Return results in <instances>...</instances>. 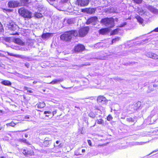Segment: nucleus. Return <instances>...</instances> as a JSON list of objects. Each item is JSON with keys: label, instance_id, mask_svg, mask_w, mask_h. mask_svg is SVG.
I'll list each match as a JSON object with an SVG mask.
<instances>
[{"label": "nucleus", "instance_id": "obj_47", "mask_svg": "<svg viewBox=\"0 0 158 158\" xmlns=\"http://www.w3.org/2000/svg\"><path fill=\"white\" fill-rule=\"evenodd\" d=\"M25 65L27 68H28L30 66V64L29 63H27L25 64Z\"/></svg>", "mask_w": 158, "mask_h": 158}, {"label": "nucleus", "instance_id": "obj_64", "mask_svg": "<svg viewBox=\"0 0 158 158\" xmlns=\"http://www.w3.org/2000/svg\"><path fill=\"white\" fill-rule=\"evenodd\" d=\"M56 144H58L59 143V141H58V140H57L56 141Z\"/></svg>", "mask_w": 158, "mask_h": 158}, {"label": "nucleus", "instance_id": "obj_13", "mask_svg": "<svg viewBox=\"0 0 158 158\" xmlns=\"http://www.w3.org/2000/svg\"><path fill=\"white\" fill-rule=\"evenodd\" d=\"M52 35V34L49 33H43L41 35V38L44 40H47Z\"/></svg>", "mask_w": 158, "mask_h": 158}, {"label": "nucleus", "instance_id": "obj_17", "mask_svg": "<svg viewBox=\"0 0 158 158\" xmlns=\"http://www.w3.org/2000/svg\"><path fill=\"white\" fill-rule=\"evenodd\" d=\"M46 139V138L45 139V140L43 143V145L44 147H48L51 143V140H48L47 139Z\"/></svg>", "mask_w": 158, "mask_h": 158}, {"label": "nucleus", "instance_id": "obj_22", "mask_svg": "<svg viewBox=\"0 0 158 158\" xmlns=\"http://www.w3.org/2000/svg\"><path fill=\"white\" fill-rule=\"evenodd\" d=\"M119 30V29L118 28H116L113 31H112L110 33L111 35H115L117 34L118 31Z\"/></svg>", "mask_w": 158, "mask_h": 158}, {"label": "nucleus", "instance_id": "obj_36", "mask_svg": "<svg viewBox=\"0 0 158 158\" xmlns=\"http://www.w3.org/2000/svg\"><path fill=\"white\" fill-rule=\"evenodd\" d=\"M16 124L14 123L12 121V122L10 123L6 124V125L7 126H11L12 127H14L16 125Z\"/></svg>", "mask_w": 158, "mask_h": 158}, {"label": "nucleus", "instance_id": "obj_62", "mask_svg": "<svg viewBox=\"0 0 158 158\" xmlns=\"http://www.w3.org/2000/svg\"><path fill=\"white\" fill-rule=\"evenodd\" d=\"M85 150L84 149H82V153H84V152H85Z\"/></svg>", "mask_w": 158, "mask_h": 158}, {"label": "nucleus", "instance_id": "obj_10", "mask_svg": "<svg viewBox=\"0 0 158 158\" xmlns=\"http://www.w3.org/2000/svg\"><path fill=\"white\" fill-rule=\"evenodd\" d=\"M81 12L83 13H86L89 14H94L96 10V8H85L81 10Z\"/></svg>", "mask_w": 158, "mask_h": 158}, {"label": "nucleus", "instance_id": "obj_19", "mask_svg": "<svg viewBox=\"0 0 158 158\" xmlns=\"http://www.w3.org/2000/svg\"><path fill=\"white\" fill-rule=\"evenodd\" d=\"M15 3V1H10L8 2V5L9 7L13 8L16 6Z\"/></svg>", "mask_w": 158, "mask_h": 158}, {"label": "nucleus", "instance_id": "obj_55", "mask_svg": "<svg viewBox=\"0 0 158 158\" xmlns=\"http://www.w3.org/2000/svg\"><path fill=\"white\" fill-rule=\"evenodd\" d=\"M24 89L25 90H27H27H28V87H27L26 86H25L24 87Z\"/></svg>", "mask_w": 158, "mask_h": 158}, {"label": "nucleus", "instance_id": "obj_25", "mask_svg": "<svg viewBox=\"0 0 158 158\" xmlns=\"http://www.w3.org/2000/svg\"><path fill=\"white\" fill-rule=\"evenodd\" d=\"M134 107H136L138 108H142V106H141V102H138L136 103L134 105Z\"/></svg>", "mask_w": 158, "mask_h": 158}, {"label": "nucleus", "instance_id": "obj_34", "mask_svg": "<svg viewBox=\"0 0 158 158\" xmlns=\"http://www.w3.org/2000/svg\"><path fill=\"white\" fill-rule=\"evenodd\" d=\"M119 37H117L113 39L112 40L111 43L110 44H112L113 43H115L116 41H119Z\"/></svg>", "mask_w": 158, "mask_h": 158}, {"label": "nucleus", "instance_id": "obj_29", "mask_svg": "<svg viewBox=\"0 0 158 158\" xmlns=\"http://www.w3.org/2000/svg\"><path fill=\"white\" fill-rule=\"evenodd\" d=\"M62 81V80L55 79V80H54L52 81L51 82V83H50L52 84H56L59 82Z\"/></svg>", "mask_w": 158, "mask_h": 158}, {"label": "nucleus", "instance_id": "obj_28", "mask_svg": "<svg viewBox=\"0 0 158 158\" xmlns=\"http://www.w3.org/2000/svg\"><path fill=\"white\" fill-rule=\"evenodd\" d=\"M74 19L73 18L69 19L67 20V23L69 24H71L74 23Z\"/></svg>", "mask_w": 158, "mask_h": 158}, {"label": "nucleus", "instance_id": "obj_32", "mask_svg": "<svg viewBox=\"0 0 158 158\" xmlns=\"http://www.w3.org/2000/svg\"><path fill=\"white\" fill-rule=\"evenodd\" d=\"M21 3L25 5L29 3V0H20Z\"/></svg>", "mask_w": 158, "mask_h": 158}, {"label": "nucleus", "instance_id": "obj_41", "mask_svg": "<svg viewBox=\"0 0 158 158\" xmlns=\"http://www.w3.org/2000/svg\"><path fill=\"white\" fill-rule=\"evenodd\" d=\"M112 118H113L112 116L110 114L107 117V119L109 121H110V120H112Z\"/></svg>", "mask_w": 158, "mask_h": 158}, {"label": "nucleus", "instance_id": "obj_61", "mask_svg": "<svg viewBox=\"0 0 158 158\" xmlns=\"http://www.w3.org/2000/svg\"><path fill=\"white\" fill-rule=\"evenodd\" d=\"M25 137L26 138H27L28 137V135L27 134H26L24 135Z\"/></svg>", "mask_w": 158, "mask_h": 158}, {"label": "nucleus", "instance_id": "obj_6", "mask_svg": "<svg viewBox=\"0 0 158 158\" xmlns=\"http://www.w3.org/2000/svg\"><path fill=\"white\" fill-rule=\"evenodd\" d=\"M89 28L88 27H85L84 28L80 29L78 32V35L80 37H84L85 35L89 30Z\"/></svg>", "mask_w": 158, "mask_h": 158}, {"label": "nucleus", "instance_id": "obj_39", "mask_svg": "<svg viewBox=\"0 0 158 158\" xmlns=\"http://www.w3.org/2000/svg\"><path fill=\"white\" fill-rule=\"evenodd\" d=\"M3 39L6 42H10V37H5L3 38Z\"/></svg>", "mask_w": 158, "mask_h": 158}, {"label": "nucleus", "instance_id": "obj_60", "mask_svg": "<svg viewBox=\"0 0 158 158\" xmlns=\"http://www.w3.org/2000/svg\"><path fill=\"white\" fill-rule=\"evenodd\" d=\"M27 92L29 93H32L33 92L31 90H28L27 91Z\"/></svg>", "mask_w": 158, "mask_h": 158}, {"label": "nucleus", "instance_id": "obj_3", "mask_svg": "<svg viewBox=\"0 0 158 158\" xmlns=\"http://www.w3.org/2000/svg\"><path fill=\"white\" fill-rule=\"evenodd\" d=\"M18 12L22 17L27 19H30L32 17V13L24 7L19 9Z\"/></svg>", "mask_w": 158, "mask_h": 158}, {"label": "nucleus", "instance_id": "obj_18", "mask_svg": "<svg viewBox=\"0 0 158 158\" xmlns=\"http://www.w3.org/2000/svg\"><path fill=\"white\" fill-rule=\"evenodd\" d=\"M108 31L107 28H103L100 29L99 30V32L100 34L104 35L106 34Z\"/></svg>", "mask_w": 158, "mask_h": 158}, {"label": "nucleus", "instance_id": "obj_8", "mask_svg": "<svg viewBox=\"0 0 158 158\" xmlns=\"http://www.w3.org/2000/svg\"><path fill=\"white\" fill-rule=\"evenodd\" d=\"M98 21V17L97 16H94L88 19L86 21V23L87 24H92L94 25H96Z\"/></svg>", "mask_w": 158, "mask_h": 158}, {"label": "nucleus", "instance_id": "obj_58", "mask_svg": "<svg viewBox=\"0 0 158 158\" xmlns=\"http://www.w3.org/2000/svg\"><path fill=\"white\" fill-rule=\"evenodd\" d=\"M135 62H130V63H129V65H131V64H135Z\"/></svg>", "mask_w": 158, "mask_h": 158}, {"label": "nucleus", "instance_id": "obj_12", "mask_svg": "<svg viewBox=\"0 0 158 158\" xmlns=\"http://www.w3.org/2000/svg\"><path fill=\"white\" fill-rule=\"evenodd\" d=\"M146 56L148 57L154 59H158V56L156 54L151 52H149L146 54Z\"/></svg>", "mask_w": 158, "mask_h": 158}, {"label": "nucleus", "instance_id": "obj_5", "mask_svg": "<svg viewBox=\"0 0 158 158\" xmlns=\"http://www.w3.org/2000/svg\"><path fill=\"white\" fill-rule=\"evenodd\" d=\"M21 152L26 157H28L34 155V152L32 149L24 148L21 149Z\"/></svg>", "mask_w": 158, "mask_h": 158}, {"label": "nucleus", "instance_id": "obj_51", "mask_svg": "<svg viewBox=\"0 0 158 158\" xmlns=\"http://www.w3.org/2000/svg\"><path fill=\"white\" fill-rule=\"evenodd\" d=\"M63 146V145L61 143H60L59 145L57 146L56 147H58V148H61Z\"/></svg>", "mask_w": 158, "mask_h": 158}, {"label": "nucleus", "instance_id": "obj_49", "mask_svg": "<svg viewBox=\"0 0 158 158\" xmlns=\"http://www.w3.org/2000/svg\"><path fill=\"white\" fill-rule=\"evenodd\" d=\"M114 80H116L117 81H120L122 80V79L120 78L119 77H117L115 78H114Z\"/></svg>", "mask_w": 158, "mask_h": 158}, {"label": "nucleus", "instance_id": "obj_35", "mask_svg": "<svg viewBox=\"0 0 158 158\" xmlns=\"http://www.w3.org/2000/svg\"><path fill=\"white\" fill-rule=\"evenodd\" d=\"M149 9L152 12L154 13H155L156 10V9H155L154 7L152 6H150L149 7Z\"/></svg>", "mask_w": 158, "mask_h": 158}, {"label": "nucleus", "instance_id": "obj_2", "mask_svg": "<svg viewBox=\"0 0 158 158\" xmlns=\"http://www.w3.org/2000/svg\"><path fill=\"white\" fill-rule=\"evenodd\" d=\"M100 23L108 28H112L114 26V20L112 18H105L102 19Z\"/></svg>", "mask_w": 158, "mask_h": 158}, {"label": "nucleus", "instance_id": "obj_15", "mask_svg": "<svg viewBox=\"0 0 158 158\" xmlns=\"http://www.w3.org/2000/svg\"><path fill=\"white\" fill-rule=\"evenodd\" d=\"M137 10V12L139 13V15H143V16H144L146 15V14H145V11L142 8H138Z\"/></svg>", "mask_w": 158, "mask_h": 158}, {"label": "nucleus", "instance_id": "obj_26", "mask_svg": "<svg viewBox=\"0 0 158 158\" xmlns=\"http://www.w3.org/2000/svg\"><path fill=\"white\" fill-rule=\"evenodd\" d=\"M96 122L97 123L99 124L103 125L104 124V121L102 119H97L96 120Z\"/></svg>", "mask_w": 158, "mask_h": 158}, {"label": "nucleus", "instance_id": "obj_24", "mask_svg": "<svg viewBox=\"0 0 158 158\" xmlns=\"http://www.w3.org/2000/svg\"><path fill=\"white\" fill-rule=\"evenodd\" d=\"M136 18L137 19V21L140 23L142 24L143 23V19L140 17L139 16L137 15L136 17Z\"/></svg>", "mask_w": 158, "mask_h": 158}, {"label": "nucleus", "instance_id": "obj_30", "mask_svg": "<svg viewBox=\"0 0 158 158\" xmlns=\"http://www.w3.org/2000/svg\"><path fill=\"white\" fill-rule=\"evenodd\" d=\"M45 106V103L44 102H40L38 105V107L39 108H44Z\"/></svg>", "mask_w": 158, "mask_h": 158}, {"label": "nucleus", "instance_id": "obj_42", "mask_svg": "<svg viewBox=\"0 0 158 158\" xmlns=\"http://www.w3.org/2000/svg\"><path fill=\"white\" fill-rule=\"evenodd\" d=\"M127 24L126 22H124L122 23H121L119 25V27H124L125 25Z\"/></svg>", "mask_w": 158, "mask_h": 158}, {"label": "nucleus", "instance_id": "obj_53", "mask_svg": "<svg viewBox=\"0 0 158 158\" xmlns=\"http://www.w3.org/2000/svg\"><path fill=\"white\" fill-rule=\"evenodd\" d=\"M4 113L3 111L0 109V115H2Z\"/></svg>", "mask_w": 158, "mask_h": 158}, {"label": "nucleus", "instance_id": "obj_56", "mask_svg": "<svg viewBox=\"0 0 158 158\" xmlns=\"http://www.w3.org/2000/svg\"><path fill=\"white\" fill-rule=\"evenodd\" d=\"M56 111H54L52 112V115H54V114H55L56 113Z\"/></svg>", "mask_w": 158, "mask_h": 158}, {"label": "nucleus", "instance_id": "obj_20", "mask_svg": "<svg viewBox=\"0 0 158 158\" xmlns=\"http://www.w3.org/2000/svg\"><path fill=\"white\" fill-rule=\"evenodd\" d=\"M1 83V84L5 85L10 86L11 85V82L8 80H4L2 81Z\"/></svg>", "mask_w": 158, "mask_h": 158}, {"label": "nucleus", "instance_id": "obj_38", "mask_svg": "<svg viewBox=\"0 0 158 158\" xmlns=\"http://www.w3.org/2000/svg\"><path fill=\"white\" fill-rule=\"evenodd\" d=\"M126 120L128 122H134L135 121V119L133 118H127L126 119Z\"/></svg>", "mask_w": 158, "mask_h": 158}, {"label": "nucleus", "instance_id": "obj_31", "mask_svg": "<svg viewBox=\"0 0 158 158\" xmlns=\"http://www.w3.org/2000/svg\"><path fill=\"white\" fill-rule=\"evenodd\" d=\"M35 17L37 18H41L43 17V15L40 13H36L35 14Z\"/></svg>", "mask_w": 158, "mask_h": 158}, {"label": "nucleus", "instance_id": "obj_45", "mask_svg": "<svg viewBox=\"0 0 158 158\" xmlns=\"http://www.w3.org/2000/svg\"><path fill=\"white\" fill-rule=\"evenodd\" d=\"M55 1V0H49V2L50 4L53 5L54 3L53 2H54Z\"/></svg>", "mask_w": 158, "mask_h": 158}, {"label": "nucleus", "instance_id": "obj_4", "mask_svg": "<svg viewBox=\"0 0 158 158\" xmlns=\"http://www.w3.org/2000/svg\"><path fill=\"white\" fill-rule=\"evenodd\" d=\"M5 25L9 30L13 31H16V32L14 33V34H16L17 33L16 31L17 30L18 26L15 24L13 22H12L11 20H9L6 23Z\"/></svg>", "mask_w": 158, "mask_h": 158}, {"label": "nucleus", "instance_id": "obj_11", "mask_svg": "<svg viewBox=\"0 0 158 158\" xmlns=\"http://www.w3.org/2000/svg\"><path fill=\"white\" fill-rule=\"evenodd\" d=\"M85 49V46L82 44H79L74 47V50L76 52H80L83 51Z\"/></svg>", "mask_w": 158, "mask_h": 158}, {"label": "nucleus", "instance_id": "obj_21", "mask_svg": "<svg viewBox=\"0 0 158 158\" xmlns=\"http://www.w3.org/2000/svg\"><path fill=\"white\" fill-rule=\"evenodd\" d=\"M97 114L96 111L94 112L91 111L89 113L88 115L91 118H94L95 117L96 115Z\"/></svg>", "mask_w": 158, "mask_h": 158}, {"label": "nucleus", "instance_id": "obj_23", "mask_svg": "<svg viewBox=\"0 0 158 158\" xmlns=\"http://www.w3.org/2000/svg\"><path fill=\"white\" fill-rule=\"evenodd\" d=\"M41 114H45V116L46 117H49L50 116V114H52V112L51 111H44V113H42V111H41Z\"/></svg>", "mask_w": 158, "mask_h": 158}, {"label": "nucleus", "instance_id": "obj_33", "mask_svg": "<svg viewBox=\"0 0 158 158\" xmlns=\"http://www.w3.org/2000/svg\"><path fill=\"white\" fill-rule=\"evenodd\" d=\"M19 77L21 78L24 79H28L30 78V77L26 76L21 74H19Z\"/></svg>", "mask_w": 158, "mask_h": 158}, {"label": "nucleus", "instance_id": "obj_9", "mask_svg": "<svg viewBox=\"0 0 158 158\" xmlns=\"http://www.w3.org/2000/svg\"><path fill=\"white\" fill-rule=\"evenodd\" d=\"M89 0H77L76 3L79 6H85L89 4Z\"/></svg>", "mask_w": 158, "mask_h": 158}, {"label": "nucleus", "instance_id": "obj_46", "mask_svg": "<svg viewBox=\"0 0 158 158\" xmlns=\"http://www.w3.org/2000/svg\"><path fill=\"white\" fill-rule=\"evenodd\" d=\"M87 142L89 145L90 146H92V143L91 141L90 140H88Z\"/></svg>", "mask_w": 158, "mask_h": 158}, {"label": "nucleus", "instance_id": "obj_52", "mask_svg": "<svg viewBox=\"0 0 158 158\" xmlns=\"http://www.w3.org/2000/svg\"><path fill=\"white\" fill-rule=\"evenodd\" d=\"M153 31L156 32H158V27L156 28L155 29L153 30Z\"/></svg>", "mask_w": 158, "mask_h": 158}, {"label": "nucleus", "instance_id": "obj_40", "mask_svg": "<svg viewBox=\"0 0 158 158\" xmlns=\"http://www.w3.org/2000/svg\"><path fill=\"white\" fill-rule=\"evenodd\" d=\"M134 2L137 4H139L142 2V0H132Z\"/></svg>", "mask_w": 158, "mask_h": 158}, {"label": "nucleus", "instance_id": "obj_50", "mask_svg": "<svg viewBox=\"0 0 158 158\" xmlns=\"http://www.w3.org/2000/svg\"><path fill=\"white\" fill-rule=\"evenodd\" d=\"M29 130V128H28L27 129H26L24 130H21V131H19V132H24V131H28V130Z\"/></svg>", "mask_w": 158, "mask_h": 158}, {"label": "nucleus", "instance_id": "obj_1", "mask_svg": "<svg viewBox=\"0 0 158 158\" xmlns=\"http://www.w3.org/2000/svg\"><path fill=\"white\" fill-rule=\"evenodd\" d=\"M78 35V31L76 30H71L65 32L60 36L61 40L65 42H70L72 37H76Z\"/></svg>", "mask_w": 158, "mask_h": 158}, {"label": "nucleus", "instance_id": "obj_7", "mask_svg": "<svg viewBox=\"0 0 158 158\" xmlns=\"http://www.w3.org/2000/svg\"><path fill=\"white\" fill-rule=\"evenodd\" d=\"M108 100L103 96L100 95L98 97L97 102L98 103L106 105Z\"/></svg>", "mask_w": 158, "mask_h": 158}, {"label": "nucleus", "instance_id": "obj_57", "mask_svg": "<svg viewBox=\"0 0 158 158\" xmlns=\"http://www.w3.org/2000/svg\"><path fill=\"white\" fill-rule=\"evenodd\" d=\"M157 151H158V149L156 150H155V151H153V152H151V153L149 154V155H150V154H152L153 153H154V152H157Z\"/></svg>", "mask_w": 158, "mask_h": 158}, {"label": "nucleus", "instance_id": "obj_43", "mask_svg": "<svg viewBox=\"0 0 158 158\" xmlns=\"http://www.w3.org/2000/svg\"><path fill=\"white\" fill-rule=\"evenodd\" d=\"M4 31V29L2 25L0 22V32H3Z\"/></svg>", "mask_w": 158, "mask_h": 158}, {"label": "nucleus", "instance_id": "obj_44", "mask_svg": "<svg viewBox=\"0 0 158 158\" xmlns=\"http://www.w3.org/2000/svg\"><path fill=\"white\" fill-rule=\"evenodd\" d=\"M156 111L155 110H153L151 112V113L150 114V116L151 117L153 116V115L156 114Z\"/></svg>", "mask_w": 158, "mask_h": 158}, {"label": "nucleus", "instance_id": "obj_63", "mask_svg": "<svg viewBox=\"0 0 158 158\" xmlns=\"http://www.w3.org/2000/svg\"><path fill=\"white\" fill-rule=\"evenodd\" d=\"M157 85L156 84H154L153 85V86L154 87H157Z\"/></svg>", "mask_w": 158, "mask_h": 158}, {"label": "nucleus", "instance_id": "obj_27", "mask_svg": "<svg viewBox=\"0 0 158 158\" xmlns=\"http://www.w3.org/2000/svg\"><path fill=\"white\" fill-rule=\"evenodd\" d=\"M147 142H134L133 143V145H143L144 144L146 143H147Z\"/></svg>", "mask_w": 158, "mask_h": 158}, {"label": "nucleus", "instance_id": "obj_59", "mask_svg": "<svg viewBox=\"0 0 158 158\" xmlns=\"http://www.w3.org/2000/svg\"><path fill=\"white\" fill-rule=\"evenodd\" d=\"M151 40V39H150V38H148V39H146L144 41H150Z\"/></svg>", "mask_w": 158, "mask_h": 158}, {"label": "nucleus", "instance_id": "obj_14", "mask_svg": "<svg viewBox=\"0 0 158 158\" xmlns=\"http://www.w3.org/2000/svg\"><path fill=\"white\" fill-rule=\"evenodd\" d=\"M10 56H11L14 57H19L20 58L22 59H25V60H29L30 59V58L28 57H26L24 56H22L19 55H17L12 54L11 55H10Z\"/></svg>", "mask_w": 158, "mask_h": 158}, {"label": "nucleus", "instance_id": "obj_48", "mask_svg": "<svg viewBox=\"0 0 158 158\" xmlns=\"http://www.w3.org/2000/svg\"><path fill=\"white\" fill-rule=\"evenodd\" d=\"M75 155L77 156L81 155L78 152H76L75 153Z\"/></svg>", "mask_w": 158, "mask_h": 158}, {"label": "nucleus", "instance_id": "obj_37", "mask_svg": "<svg viewBox=\"0 0 158 158\" xmlns=\"http://www.w3.org/2000/svg\"><path fill=\"white\" fill-rule=\"evenodd\" d=\"M21 141L25 143L28 145H30V143L29 142H28L27 139H21Z\"/></svg>", "mask_w": 158, "mask_h": 158}, {"label": "nucleus", "instance_id": "obj_16", "mask_svg": "<svg viewBox=\"0 0 158 158\" xmlns=\"http://www.w3.org/2000/svg\"><path fill=\"white\" fill-rule=\"evenodd\" d=\"M14 41L16 44L21 45H24L25 44V43L19 38H15L14 40Z\"/></svg>", "mask_w": 158, "mask_h": 158}, {"label": "nucleus", "instance_id": "obj_54", "mask_svg": "<svg viewBox=\"0 0 158 158\" xmlns=\"http://www.w3.org/2000/svg\"><path fill=\"white\" fill-rule=\"evenodd\" d=\"M25 119H29L30 118H29V116L28 115H27L26 116H25Z\"/></svg>", "mask_w": 158, "mask_h": 158}]
</instances>
